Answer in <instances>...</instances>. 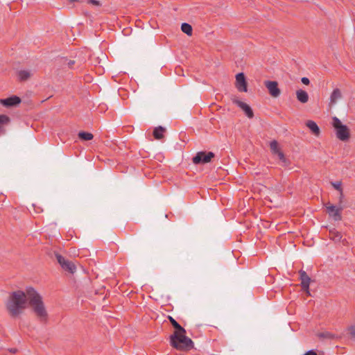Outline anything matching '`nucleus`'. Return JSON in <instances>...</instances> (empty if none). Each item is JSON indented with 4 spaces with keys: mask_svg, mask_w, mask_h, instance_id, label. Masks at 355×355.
Instances as JSON below:
<instances>
[{
    "mask_svg": "<svg viewBox=\"0 0 355 355\" xmlns=\"http://www.w3.org/2000/svg\"><path fill=\"white\" fill-rule=\"evenodd\" d=\"M28 304L41 322L46 323L48 313L41 295L32 287L26 289V292L18 290L12 292L6 302V310L12 318L19 317L26 309Z\"/></svg>",
    "mask_w": 355,
    "mask_h": 355,
    "instance_id": "nucleus-1",
    "label": "nucleus"
},
{
    "mask_svg": "<svg viewBox=\"0 0 355 355\" xmlns=\"http://www.w3.org/2000/svg\"><path fill=\"white\" fill-rule=\"evenodd\" d=\"M171 345L178 350H189L193 348V342L186 336V330L183 331H174L170 336Z\"/></svg>",
    "mask_w": 355,
    "mask_h": 355,
    "instance_id": "nucleus-2",
    "label": "nucleus"
},
{
    "mask_svg": "<svg viewBox=\"0 0 355 355\" xmlns=\"http://www.w3.org/2000/svg\"><path fill=\"white\" fill-rule=\"evenodd\" d=\"M332 121V125L336 130L337 138L343 141H347L350 137L349 128L346 125H343L340 120L336 116H334Z\"/></svg>",
    "mask_w": 355,
    "mask_h": 355,
    "instance_id": "nucleus-3",
    "label": "nucleus"
},
{
    "mask_svg": "<svg viewBox=\"0 0 355 355\" xmlns=\"http://www.w3.org/2000/svg\"><path fill=\"white\" fill-rule=\"evenodd\" d=\"M55 256L58 263L64 270L71 274H73L76 272V266L73 262L66 259L64 257L58 253H55Z\"/></svg>",
    "mask_w": 355,
    "mask_h": 355,
    "instance_id": "nucleus-4",
    "label": "nucleus"
},
{
    "mask_svg": "<svg viewBox=\"0 0 355 355\" xmlns=\"http://www.w3.org/2000/svg\"><path fill=\"white\" fill-rule=\"evenodd\" d=\"M215 157L213 152L200 151L193 157L192 161L195 164H207Z\"/></svg>",
    "mask_w": 355,
    "mask_h": 355,
    "instance_id": "nucleus-5",
    "label": "nucleus"
},
{
    "mask_svg": "<svg viewBox=\"0 0 355 355\" xmlns=\"http://www.w3.org/2000/svg\"><path fill=\"white\" fill-rule=\"evenodd\" d=\"M327 213L329 217L332 218L335 221L342 220V211L343 209V205L335 206L327 203L325 205Z\"/></svg>",
    "mask_w": 355,
    "mask_h": 355,
    "instance_id": "nucleus-6",
    "label": "nucleus"
},
{
    "mask_svg": "<svg viewBox=\"0 0 355 355\" xmlns=\"http://www.w3.org/2000/svg\"><path fill=\"white\" fill-rule=\"evenodd\" d=\"M264 85L272 97L276 98L280 95L281 91L278 87V83L277 81L266 80L264 81Z\"/></svg>",
    "mask_w": 355,
    "mask_h": 355,
    "instance_id": "nucleus-7",
    "label": "nucleus"
},
{
    "mask_svg": "<svg viewBox=\"0 0 355 355\" xmlns=\"http://www.w3.org/2000/svg\"><path fill=\"white\" fill-rule=\"evenodd\" d=\"M233 103L237 105L245 114L249 119L254 117V112L252 108L245 103L239 100L237 98L234 97L232 98Z\"/></svg>",
    "mask_w": 355,
    "mask_h": 355,
    "instance_id": "nucleus-8",
    "label": "nucleus"
},
{
    "mask_svg": "<svg viewBox=\"0 0 355 355\" xmlns=\"http://www.w3.org/2000/svg\"><path fill=\"white\" fill-rule=\"evenodd\" d=\"M329 237L331 240L334 241L335 243H341L344 246L348 245L347 239H343L342 234L335 229L329 230Z\"/></svg>",
    "mask_w": 355,
    "mask_h": 355,
    "instance_id": "nucleus-9",
    "label": "nucleus"
},
{
    "mask_svg": "<svg viewBox=\"0 0 355 355\" xmlns=\"http://www.w3.org/2000/svg\"><path fill=\"white\" fill-rule=\"evenodd\" d=\"M247 81L245 79V76L243 73H239L236 76V87L239 92H246L248 91L247 88Z\"/></svg>",
    "mask_w": 355,
    "mask_h": 355,
    "instance_id": "nucleus-10",
    "label": "nucleus"
},
{
    "mask_svg": "<svg viewBox=\"0 0 355 355\" xmlns=\"http://www.w3.org/2000/svg\"><path fill=\"white\" fill-rule=\"evenodd\" d=\"M21 102V98L17 96H12L7 98L0 99V103L6 107L17 106Z\"/></svg>",
    "mask_w": 355,
    "mask_h": 355,
    "instance_id": "nucleus-11",
    "label": "nucleus"
},
{
    "mask_svg": "<svg viewBox=\"0 0 355 355\" xmlns=\"http://www.w3.org/2000/svg\"><path fill=\"white\" fill-rule=\"evenodd\" d=\"M300 279L301 280V286L302 288H306L308 289V287H309L310 283H311V278L309 277L307 273L301 270L300 272Z\"/></svg>",
    "mask_w": 355,
    "mask_h": 355,
    "instance_id": "nucleus-12",
    "label": "nucleus"
},
{
    "mask_svg": "<svg viewBox=\"0 0 355 355\" xmlns=\"http://www.w3.org/2000/svg\"><path fill=\"white\" fill-rule=\"evenodd\" d=\"M306 125L310 129L313 135H314L316 137L320 135V128L315 121L309 120L306 122Z\"/></svg>",
    "mask_w": 355,
    "mask_h": 355,
    "instance_id": "nucleus-13",
    "label": "nucleus"
},
{
    "mask_svg": "<svg viewBox=\"0 0 355 355\" xmlns=\"http://www.w3.org/2000/svg\"><path fill=\"white\" fill-rule=\"evenodd\" d=\"M342 98V93L338 88L334 89L330 96V105H333L337 103L338 99Z\"/></svg>",
    "mask_w": 355,
    "mask_h": 355,
    "instance_id": "nucleus-14",
    "label": "nucleus"
},
{
    "mask_svg": "<svg viewBox=\"0 0 355 355\" xmlns=\"http://www.w3.org/2000/svg\"><path fill=\"white\" fill-rule=\"evenodd\" d=\"M296 96H297V100L302 103H306L309 101V95H308L307 92L304 90H302V89L297 90Z\"/></svg>",
    "mask_w": 355,
    "mask_h": 355,
    "instance_id": "nucleus-15",
    "label": "nucleus"
},
{
    "mask_svg": "<svg viewBox=\"0 0 355 355\" xmlns=\"http://www.w3.org/2000/svg\"><path fill=\"white\" fill-rule=\"evenodd\" d=\"M166 131V129L162 126H158L155 128L153 130V135L155 139H162L164 138V132Z\"/></svg>",
    "mask_w": 355,
    "mask_h": 355,
    "instance_id": "nucleus-16",
    "label": "nucleus"
},
{
    "mask_svg": "<svg viewBox=\"0 0 355 355\" xmlns=\"http://www.w3.org/2000/svg\"><path fill=\"white\" fill-rule=\"evenodd\" d=\"M271 153L274 155H277L282 150L279 146V144L276 140H273L270 144Z\"/></svg>",
    "mask_w": 355,
    "mask_h": 355,
    "instance_id": "nucleus-17",
    "label": "nucleus"
},
{
    "mask_svg": "<svg viewBox=\"0 0 355 355\" xmlns=\"http://www.w3.org/2000/svg\"><path fill=\"white\" fill-rule=\"evenodd\" d=\"M277 156L278 157L279 161L282 162V166L286 167L288 166L291 164V162L289 159H288L286 157L284 153L282 150H281Z\"/></svg>",
    "mask_w": 355,
    "mask_h": 355,
    "instance_id": "nucleus-18",
    "label": "nucleus"
},
{
    "mask_svg": "<svg viewBox=\"0 0 355 355\" xmlns=\"http://www.w3.org/2000/svg\"><path fill=\"white\" fill-rule=\"evenodd\" d=\"M181 30L183 33H184L189 36H191L192 35V26L188 23H182L181 25Z\"/></svg>",
    "mask_w": 355,
    "mask_h": 355,
    "instance_id": "nucleus-19",
    "label": "nucleus"
},
{
    "mask_svg": "<svg viewBox=\"0 0 355 355\" xmlns=\"http://www.w3.org/2000/svg\"><path fill=\"white\" fill-rule=\"evenodd\" d=\"M168 319L173 327L175 329V331H184V328L172 316L168 315Z\"/></svg>",
    "mask_w": 355,
    "mask_h": 355,
    "instance_id": "nucleus-20",
    "label": "nucleus"
},
{
    "mask_svg": "<svg viewBox=\"0 0 355 355\" xmlns=\"http://www.w3.org/2000/svg\"><path fill=\"white\" fill-rule=\"evenodd\" d=\"M18 77L20 81H26L31 77V73L26 70H21L18 72Z\"/></svg>",
    "mask_w": 355,
    "mask_h": 355,
    "instance_id": "nucleus-21",
    "label": "nucleus"
},
{
    "mask_svg": "<svg viewBox=\"0 0 355 355\" xmlns=\"http://www.w3.org/2000/svg\"><path fill=\"white\" fill-rule=\"evenodd\" d=\"M78 137L83 141H89L93 139L94 135L90 132L82 131L78 133Z\"/></svg>",
    "mask_w": 355,
    "mask_h": 355,
    "instance_id": "nucleus-22",
    "label": "nucleus"
},
{
    "mask_svg": "<svg viewBox=\"0 0 355 355\" xmlns=\"http://www.w3.org/2000/svg\"><path fill=\"white\" fill-rule=\"evenodd\" d=\"M318 336L321 339H334L336 338L334 334L329 331L319 333Z\"/></svg>",
    "mask_w": 355,
    "mask_h": 355,
    "instance_id": "nucleus-23",
    "label": "nucleus"
},
{
    "mask_svg": "<svg viewBox=\"0 0 355 355\" xmlns=\"http://www.w3.org/2000/svg\"><path fill=\"white\" fill-rule=\"evenodd\" d=\"M10 121V118L7 115L0 114V124H8Z\"/></svg>",
    "mask_w": 355,
    "mask_h": 355,
    "instance_id": "nucleus-24",
    "label": "nucleus"
},
{
    "mask_svg": "<svg viewBox=\"0 0 355 355\" xmlns=\"http://www.w3.org/2000/svg\"><path fill=\"white\" fill-rule=\"evenodd\" d=\"M332 186L339 192L343 191L342 184L340 182H331Z\"/></svg>",
    "mask_w": 355,
    "mask_h": 355,
    "instance_id": "nucleus-25",
    "label": "nucleus"
},
{
    "mask_svg": "<svg viewBox=\"0 0 355 355\" xmlns=\"http://www.w3.org/2000/svg\"><path fill=\"white\" fill-rule=\"evenodd\" d=\"M352 338L355 339V326H351L348 329Z\"/></svg>",
    "mask_w": 355,
    "mask_h": 355,
    "instance_id": "nucleus-26",
    "label": "nucleus"
},
{
    "mask_svg": "<svg viewBox=\"0 0 355 355\" xmlns=\"http://www.w3.org/2000/svg\"><path fill=\"white\" fill-rule=\"evenodd\" d=\"M88 3H91L92 5L96 6H101V3L99 1L97 0H87Z\"/></svg>",
    "mask_w": 355,
    "mask_h": 355,
    "instance_id": "nucleus-27",
    "label": "nucleus"
},
{
    "mask_svg": "<svg viewBox=\"0 0 355 355\" xmlns=\"http://www.w3.org/2000/svg\"><path fill=\"white\" fill-rule=\"evenodd\" d=\"M65 61H66L65 64L67 65V67L69 68H72L73 65L75 64V61L74 60H66Z\"/></svg>",
    "mask_w": 355,
    "mask_h": 355,
    "instance_id": "nucleus-28",
    "label": "nucleus"
},
{
    "mask_svg": "<svg viewBox=\"0 0 355 355\" xmlns=\"http://www.w3.org/2000/svg\"><path fill=\"white\" fill-rule=\"evenodd\" d=\"M343 199H344L343 191H341V192H340V196H339V199H338L339 205H342Z\"/></svg>",
    "mask_w": 355,
    "mask_h": 355,
    "instance_id": "nucleus-29",
    "label": "nucleus"
},
{
    "mask_svg": "<svg viewBox=\"0 0 355 355\" xmlns=\"http://www.w3.org/2000/svg\"><path fill=\"white\" fill-rule=\"evenodd\" d=\"M301 81L303 84L306 85H309L310 83V80L308 78L306 77H303L302 79H301Z\"/></svg>",
    "mask_w": 355,
    "mask_h": 355,
    "instance_id": "nucleus-30",
    "label": "nucleus"
},
{
    "mask_svg": "<svg viewBox=\"0 0 355 355\" xmlns=\"http://www.w3.org/2000/svg\"><path fill=\"white\" fill-rule=\"evenodd\" d=\"M33 206L34 207L35 211L37 213H40L43 211L40 207H37L35 205H33Z\"/></svg>",
    "mask_w": 355,
    "mask_h": 355,
    "instance_id": "nucleus-31",
    "label": "nucleus"
},
{
    "mask_svg": "<svg viewBox=\"0 0 355 355\" xmlns=\"http://www.w3.org/2000/svg\"><path fill=\"white\" fill-rule=\"evenodd\" d=\"M304 291L306 292L307 295H311L310 291H309V287H308V289L306 288H302Z\"/></svg>",
    "mask_w": 355,
    "mask_h": 355,
    "instance_id": "nucleus-32",
    "label": "nucleus"
},
{
    "mask_svg": "<svg viewBox=\"0 0 355 355\" xmlns=\"http://www.w3.org/2000/svg\"><path fill=\"white\" fill-rule=\"evenodd\" d=\"M10 352H12V353H15L17 352V349H10Z\"/></svg>",
    "mask_w": 355,
    "mask_h": 355,
    "instance_id": "nucleus-33",
    "label": "nucleus"
},
{
    "mask_svg": "<svg viewBox=\"0 0 355 355\" xmlns=\"http://www.w3.org/2000/svg\"><path fill=\"white\" fill-rule=\"evenodd\" d=\"M71 2H77L78 0H69Z\"/></svg>",
    "mask_w": 355,
    "mask_h": 355,
    "instance_id": "nucleus-34",
    "label": "nucleus"
}]
</instances>
